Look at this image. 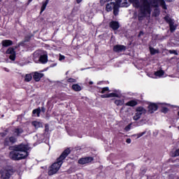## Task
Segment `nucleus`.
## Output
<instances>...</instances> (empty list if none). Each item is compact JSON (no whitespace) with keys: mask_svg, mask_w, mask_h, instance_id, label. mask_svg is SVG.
Returning <instances> with one entry per match:
<instances>
[{"mask_svg":"<svg viewBox=\"0 0 179 179\" xmlns=\"http://www.w3.org/2000/svg\"><path fill=\"white\" fill-rule=\"evenodd\" d=\"M94 160L93 157H85L78 159V164H87L89 163H92Z\"/></svg>","mask_w":179,"mask_h":179,"instance_id":"7","label":"nucleus"},{"mask_svg":"<svg viewBox=\"0 0 179 179\" xmlns=\"http://www.w3.org/2000/svg\"><path fill=\"white\" fill-rule=\"evenodd\" d=\"M6 54L9 55V59L11 61H15L16 59V51H15V48L10 47L6 51Z\"/></svg>","mask_w":179,"mask_h":179,"instance_id":"6","label":"nucleus"},{"mask_svg":"<svg viewBox=\"0 0 179 179\" xmlns=\"http://www.w3.org/2000/svg\"><path fill=\"white\" fill-rule=\"evenodd\" d=\"M173 156L174 157H177L178 156H179V148L174 152Z\"/></svg>","mask_w":179,"mask_h":179,"instance_id":"39","label":"nucleus"},{"mask_svg":"<svg viewBox=\"0 0 179 179\" xmlns=\"http://www.w3.org/2000/svg\"><path fill=\"white\" fill-rule=\"evenodd\" d=\"M31 125L34 127L35 129H38V128H41L43 127V123L37 121H33L31 122Z\"/></svg>","mask_w":179,"mask_h":179,"instance_id":"16","label":"nucleus"},{"mask_svg":"<svg viewBox=\"0 0 179 179\" xmlns=\"http://www.w3.org/2000/svg\"><path fill=\"white\" fill-rule=\"evenodd\" d=\"M50 125L48 124H45V132H48V131H50Z\"/></svg>","mask_w":179,"mask_h":179,"instance_id":"38","label":"nucleus"},{"mask_svg":"<svg viewBox=\"0 0 179 179\" xmlns=\"http://www.w3.org/2000/svg\"><path fill=\"white\" fill-rule=\"evenodd\" d=\"M141 33H143V31H140V34H141Z\"/></svg>","mask_w":179,"mask_h":179,"instance_id":"56","label":"nucleus"},{"mask_svg":"<svg viewBox=\"0 0 179 179\" xmlns=\"http://www.w3.org/2000/svg\"><path fill=\"white\" fill-rule=\"evenodd\" d=\"M141 117H142V113L136 112L133 117V120H134V121H138Z\"/></svg>","mask_w":179,"mask_h":179,"instance_id":"24","label":"nucleus"},{"mask_svg":"<svg viewBox=\"0 0 179 179\" xmlns=\"http://www.w3.org/2000/svg\"><path fill=\"white\" fill-rule=\"evenodd\" d=\"M65 59V57L62 55H59V61H62Z\"/></svg>","mask_w":179,"mask_h":179,"instance_id":"45","label":"nucleus"},{"mask_svg":"<svg viewBox=\"0 0 179 179\" xmlns=\"http://www.w3.org/2000/svg\"><path fill=\"white\" fill-rule=\"evenodd\" d=\"M13 136H11L10 137H6L3 141V146L5 148H8V146H10L11 145H15L16 142H17V138L19 136H22V134L24 132V130H23L22 128H15L13 130Z\"/></svg>","mask_w":179,"mask_h":179,"instance_id":"4","label":"nucleus"},{"mask_svg":"<svg viewBox=\"0 0 179 179\" xmlns=\"http://www.w3.org/2000/svg\"><path fill=\"white\" fill-rule=\"evenodd\" d=\"M32 1H33V0H28V3H30Z\"/></svg>","mask_w":179,"mask_h":179,"instance_id":"54","label":"nucleus"},{"mask_svg":"<svg viewBox=\"0 0 179 179\" xmlns=\"http://www.w3.org/2000/svg\"><path fill=\"white\" fill-rule=\"evenodd\" d=\"M32 79L31 74H26L24 77L25 82H30Z\"/></svg>","mask_w":179,"mask_h":179,"instance_id":"28","label":"nucleus"},{"mask_svg":"<svg viewBox=\"0 0 179 179\" xmlns=\"http://www.w3.org/2000/svg\"><path fill=\"white\" fill-rule=\"evenodd\" d=\"M145 134H146V131H143L142 133L137 134V136H138V138H141V136H143V135H145Z\"/></svg>","mask_w":179,"mask_h":179,"instance_id":"44","label":"nucleus"},{"mask_svg":"<svg viewBox=\"0 0 179 179\" xmlns=\"http://www.w3.org/2000/svg\"><path fill=\"white\" fill-rule=\"evenodd\" d=\"M119 12H120V6H118V4H115L113 8V15L115 16H118Z\"/></svg>","mask_w":179,"mask_h":179,"instance_id":"19","label":"nucleus"},{"mask_svg":"<svg viewBox=\"0 0 179 179\" xmlns=\"http://www.w3.org/2000/svg\"><path fill=\"white\" fill-rule=\"evenodd\" d=\"M159 3L163 9H167V6H166V1L164 0H159Z\"/></svg>","mask_w":179,"mask_h":179,"instance_id":"29","label":"nucleus"},{"mask_svg":"<svg viewBox=\"0 0 179 179\" xmlns=\"http://www.w3.org/2000/svg\"><path fill=\"white\" fill-rule=\"evenodd\" d=\"M41 111H42V113H45V108H44V106L41 107Z\"/></svg>","mask_w":179,"mask_h":179,"instance_id":"49","label":"nucleus"},{"mask_svg":"<svg viewBox=\"0 0 179 179\" xmlns=\"http://www.w3.org/2000/svg\"><path fill=\"white\" fill-rule=\"evenodd\" d=\"M106 2H110V0H100V3L103 6Z\"/></svg>","mask_w":179,"mask_h":179,"instance_id":"37","label":"nucleus"},{"mask_svg":"<svg viewBox=\"0 0 179 179\" xmlns=\"http://www.w3.org/2000/svg\"><path fill=\"white\" fill-rule=\"evenodd\" d=\"M164 19L165 22H166V23H168L169 24L173 23V22H174L171 18H170V17H169L167 15L165 16L164 17Z\"/></svg>","mask_w":179,"mask_h":179,"instance_id":"27","label":"nucleus"},{"mask_svg":"<svg viewBox=\"0 0 179 179\" xmlns=\"http://www.w3.org/2000/svg\"><path fill=\"white\" fill-rule=\"evenodd\" d=\"M45 8L46 7L45 6L42 5L41 8V12H44V10H45Z\"/></svg>","mask_w":179,"mask_h":179,"instance_id":"46","label":"nucleus"},{"mask_svg":"<svg viewBox=\"0 0 179 179\" xmlns=\"http://www.w3.org/2000/svg\"><path fill=\"white\" fill-rule=\"evenodd\" d=\"M67 82L69 83H76V79L70 78L67 79Z\"/></svg>","mask_w":179,"mask_h":179,"instance_id":"34","label":"nucleus"},{"mask_svg":"<svg viewBox=\"0 0 179 179\" xmlns=\"http://www.w3.org/2000/svg\"><path fill=\"white\" fill-rule=\"evenodd\" d=\"M125 106H127L128 107H135V106H138V101H136V100L129 101L128 102H127L125 103Z\"/></svg>","mask_w":179,"mask_h":179,"instance_id":"15","label":"nucleus"},{"mask_svg":"<svg viewBox=\"0 0 179 179\" xmlns=\"http://www.w3.org/2000/svg\"><path fill=\"white\" fill-rule=\"evenodd\" d=\"M77 3H80L82 2V0H76Z\"/></svg>","mask_w":179,"mask_h":179,"instance_id":"53","label":"nucleus"},{"mask_svg":"<svg viewBox=\"0 0 179 179\" xmlns=\"http://www.w3.org/2000/svg\"><path fill=\"white\" fill-rule=\"evenodd\" d=\"M168 52H169V54H174V55H178V52H177V50H168Z\"/></svg>","mask_w":179,"mask_h":179,"instance_id":"36","label":"nucleus"},{"mask_svg":"<svg viewBox=\"0 0 179 179\" xmlns=\"http://www.w3.org/2000/svg\"><path fill=\"white\" fill-rule=\"evenodd\" d=\"M124 130L128 132V131L131 130V124H129L127 126L125 127Z\"/></svg>","mask_w":179,"mask_h":179,"instance_id":"40","label":"nucleus"},{"mask_svg":"<svg viewBox=\"0 0 179 179\" xmlns=\"http://www.w3.org/2000/svg\"><path fill=\"white\" fill-rule=\"evenodd\" d=\"M54 66H57V63H53L50 66V68H54Z\"/></svg>","mask_w":179,"mask_h":179,"instance_id":"48","label":"nucleus"},{"mask_svg":"<svg viewBox=\"0 0 179 179\" xmlns=\"http://www.w3.org/2000/svg\"><path fill=\"white\" fill-rule=\"evenodd\" d=\"M16 171L12 166H6L0 170L1 179H10Z\"/></svg>","mask_w":179,"mask_h":179,"instance_id":"5","label":"nucleus"},{"mask_svg":"<svg viewBox=\"0 0 179 179\" xmlns=\"http://www.w3.org/2000/svg\"><path fill=\"white\" fill-rule=\"evenodd\" d=\"M43 76H44L43 73H38V72H35L33 78L34 80H35V82H40V80H41V78H43Z\"/></svg>","mask_w":179,"mask_h":179,"instance_id":"12","label":"nucleus"},{"mask_svg":"<svg viewBox=\"0 0 179 179\" xmlns=\"http://www.w3.org/2000/svg\"><path fill=\"white\" fill-rule=\"evenodd\" d=\"M130 3H132L134 8L138 9V19L139 22H142L144 17L150 16L152 13V7L150 6V2L149 0H129Z\"/></svg>","mask_w":179,"mask_h":179,"instance_id":"1","label":"nucleus"},{"mask_svg":"<svg viewBox=\"0 0 179 179\" xmlns=\"http://www.w3.org/2000/svg\"><path fill=\"white\" fill-rule=\"evenodd\" d=\"M136 113H141V114H146L147 110L142 106H138L136 108Z\"/></svg>","mask_w":179,"mask_h":179,"instance_id":"18","label":"nucleus"},{"mask_svg":"<svg viewBox=\"0 0 179 179\" xmlns=\"http://www.w3.org/2000/svg\"><path fill=\"white\" fill-rule=\"evenodd\" d=\"M109 27L115 31V30H118L120 29V22H118V21L113 20L109 22Z\"/></svg>","mask_w":179,"mask_h":179,"instance_id":"10","label":"nucleus"},{"mask_svg":"<svg viewBox=\"0 0 179 179\" xmlns=\"http://www.w3.org/2000/svg\"><path fill=\"white\" fill-rule=\"evenodd\" d=\"M154 75L155 76H158L159 78H161V76H163V75H164V71L159 70L157 71H155Z\"/></svg>","mask_w":179,"mask_h":179,"instance_id":"22","label":"nucleus"},{"mask_svg":"<svg viewBox=\"0 0 179 179\" xmlns=\"http://www.w3.org/2000/svg\"><path fill=\"white\" fill-rule=\"evenodd\" d=\"M127 50V46L124 45H115L113 46L114 52H122Z\"/></svg>","mask_w":179,"mask_h":179,"instance_id":"8","label":"nucleus"},{"mask_svg":"<svg viewBox=\"0 0 179 179\" xmlns=\"http://www.w3.org/2000/svg\"><path fill=\"white\" fill-rule=\"evenodd\" d=\"M121 2H122V0H116L115 5H117L118 6H120V5L121 4Z\"/></svg>","mask_w":179,"mask_h":179,"instance_id":"43","label":"nucleus"},{"mask_svg":"<svg viewBox=\"0 0 179 179\" xmlns=\"http://www.w3.org/2000/svg\"><path fill=\"white\" fill-rule=\"evenodd\" d=\"M71 89L74 90V92H80V90H82V87H80L79 84H73Z\"/></svg>","mask_w":179,"mask_h":179,"instance_id":"17","label":"nucleus"},{"mask_svg":"<svg viewBox=\"0 0 179 179\" xmlns=\"http://www.w3.org/2000/svg\"><path fill=\"white\" fill-rule=\"evenodd\" d=\"M108 98H110V97H119V95L117 93L112 92V93L108 94Z\"/></svg>","mask_w":179,"mask_h":179,"instance_id":"31","label":"nucleus"},{"mask_svg":"<svg viewBox=\"0 0 179 179\" xmlns=\"http://www.w3.org/2000/svg\"><path fill=\"white\" fill-rule=\"evenodd\" d=\"M101 99H108V94L101 95Z\"/></svg>","mask_w":179,"mask_h":179,"instance_id":"42","label":"nucleus"},{"mask_svg":"<svg viewBox=\"0 0 179 179\" xmlns=\"http://www.w3.org/2000/svg\"><path fill=\"white\" fill-rule=\"evenodd\" d=\"M39 62H41V64H47V62H48V55H41L39 57Z\"/></svg>","mask_w":179,"mask_h":179,"instance_id":"13","label":"nucleus"},{"mask_svg":"<svg viewBox=\"0 0 179 179\" xmlns=\"http://www.w3.org/2000/svg\"><path fill=\"white\" fill-rule=\"evenodd\" d=\"M109 1H113V0H109Z\"/></svg>","mask_w":179,"mask_h":179,"instance_id":"58","label":"nucleus"},{"mask_svg":"<svg viewBox=\"0 0 179 179\" xmlns=\"http://www.w3.org/2000/svg\"><path fill=\"white\" fill-rule=\"evenodd\" d=\"M114 103H115V104L116 105V106H123L124 105V99H116V100H115V101H114Z\"/></svg>","mask_w":179,"mask_h":179,"instance_id":"26","label":"nucleus"},{"mask_svg":"<svg viewBox=\"0 0 179 179\" xmlns=\"http://www.w3.org/2000/svg\"><path fill=\"white\" fill-rule=\"evenodd\" d=\"M66 75H68V71L66 73Z\"/></svg>","mask_w":179,"mask_h":179,"instance_id":"57","label":"nucleus"},{"mask_svg":"<svg viewBox=\"0 0 179 179\" xmlns=\"http://www.w3.org/2000/svg\"><path fill=\"white\" fill-rule=\"evenodd\" d=\"M48 2H50V0H45V2H43V6L47 8V5H48Z\"/></svg>","mask_w":179,"mask_h":179,"instance_id":"41","label":"nucleus"},{"mask_svg":"<svg viewBox=\"0 0 179 179\" xmlns=\"http://www.w3.org/2000/svg\"><path fill=\"white\" fill-rule=\"evenodd\" d=\"M29 145L23 143L15 145L9 148V150H12L9 156L12 160H23L29 156Z\"/></svg>","mask_w":179,"mask_h":179,"instance_id":"2","label":"nucleus"},{"mask_svg":"<svg viewBox=\"0 0 179 179\" xmlns=\"http://www.w3.org/2000/svg\"><path fill=\"white\" fill-rule=\"evenodd\" d=\"M166 2H174L176 0H165Z\"/></svg>","mask_w":179,"mask_h":179,"instance_id":"52","label":"nucleus"},{"mask_svg":"<svg viewBox=\"0 0 179 179\" xmlns=\"http://www.w3.org/2000/svg\"><path fill=\"white\" fill-rule=\"evenodd\" d=\"M161 113H164V114H166V113H169V108L163 107L161 110Z\"/></svg>","mask_w":179,"mask_h":179,"instance_id":"35","label":"nucleus"},{"mask_svg":"<svg viewBox=\"0 0 179 179\" xmlns=\"http://www.w3.org/2000/svg\"><path fill=\"white\" fill-rule=\"evenodd\" d=\"M169 29L171 33H174V31H176V30L177 29V25H174V22L169 24Z\"/></svg>","mask_w":179,"mask_h":179,"instance_id":"20","label":"nucleus"},{"mask_svg":"<svg viewBox=\"0 0 179 179\" xmlns=\"http://www.w3.org/2000/svg\"><path fill=\"white\" fill-rule=\"evenodd\" d=\"M109 90H110V88L108 87H105L103 88H101V91L100 92V93H101L102 94H104L106 92H108Z\"/></svg>","mask_w":179,"mask_h":179,"instance_id":"30","label":"nucleus"},{"mask_svg":"<svg viewBox=\"0 0 179 179\" xmlns=\"http://www.w3.org/2000/svg\"><path fill=\"white\" fill-rule=\"evenodd\" d=\"M150 52L151 55H155V54H159V50H156L154 48L150 47Z\"/></svg>","mask_w":179,"mask_h":179,"instance_id":"25","label":"nucleus"},{"mask_svg":"<svg viewBox=\"0 0 179 179\" xmlns=\"http://www.w3.org/2000/svg\"><path fill=\"white\" fill-rule=\"evenodd\" d=\"M89 83L90 85H93V81H90Z\"/></svg>","mask_w":179,"mask_h":179,"instance_id":"55","label":"nucleus"},{"mask_svg":"<svg viewBox=\"0 0 179 179\" xmlns=\"http://www.w3.org/2000/svg\"><path fill=\"white\" fill-rule=\"evenodd\" d=\"M152 16H154V17H158V16H160V10L155 8L152 13Z\"/></svg>","mask_w":179,"mask_h":179,"instance_id":"23","label":"nucleus"},{"mask_svg":"<svg viewBox=\"0 0 179 179\" xmlns=\"http://www.w3.org/2000/svg\"><path fill=\"white\" fill-rule=\"evenodd\" d=\"M134 17L135 19H136V17H138V13L135 12V13H134Z\"/></svg>","mask_w":179,"mask_h":179,"instance_id":"50","label":"nucleus"},{"mask_svg":"<svg viewBox=\"0 0 179 179\" xmlns=\"http://www.w3.org/2000/svg\"><path fill=\"white\" fill-rule=\"evenodd\" d=\"M115 6V2H110L109 3H107L106 6V12H111V10H113Z\"/></svg>","mask_w":179,"mask_h":179,"instance_id":"14","label":"nucleus"},{"mask_svg":"<svg viewBox=\"0 0 179 179\" xmlns=\"http://www.w3.org/2000/svg\"><path fill=\"white\" fill-rule=\"evenodd\" d=\"M69 155H71V149L67 148L64 150L60 156L56 159V162L49 166L48 171V176H54V174H57V173L59 171L61 166L64 164V160H65V158L68 157Z\"/></svg>","mask_w":179,"mask_h":179,"instance_id":"3","label":"nucleus"},{"mask_svg":"<svg viewBox=\"0 0 179 179\" xmlns=\"http://www.w3.org/2000/svg\"><path fill=\"white\" fill-rule=\"evenodd\" d=\"M122 6L124 8H128V6H129V3H128L127 0H124L123 3H122Z\"/></svg>","mask_w":179,"mask_h":179,"instance_id":"33","label":"nucleus"},{"mask_svg":"<svg viewBox=\"0 0 179 179\" xmlns=\"http://www.w3.org/2000/svg\"><path fill=\"white\" fill-rule=\"evenodd\" d=\"M2 47H10V45H13V41L9 39H5L1 41Z\"/></svg>","mask_w":179,"mask_h":179,"instance_id":"11","label":"nucleus"},{"mask_svg":"<svg viewBox=\"0 0 179 179\" xmlns=\"http://www.w3.org/2000/svg\"><path fill=\"white\" fill-rule=\"evenodd\" d=\"M126 142H127V143H131V138H127L126 140Z\"/></svg>","mask_w":179,"mask_h":179,"instance_id":"51","label":"nucleus"},{"mask_svg":"<svg viewBox=\"0 0 179 179\" xmlns=\"http://www.w3.org/2000/svg\"><path fill=\"white\" fill-rule=\"evenodd\" d=\"M30 40H31V36L30 35H27L25 37H24V43H29V41H30Z\"/></svg>","mask_w":179,"mask_h":179,"instance_id":"32","label":"nucleus"},{"mask_svg":"<svg viewBox=\"0 0 179 179\" xmlns=\"http://www.w3.org/2000/svg\"><path fill=\"white\" fill-rule=\"evenodd\" d=\"M148 113H150V114H153L155 111H157L159 106H157L155 103H150L148 106Z\"/></svg>","mask_w":179,"mask_h":179,"instance_id":"9","label":"nucleus"},{"mask_svg":"<svg viewBox=\"0 0 179 179\" xmlns=\"http://www.w3.org/2000/svg\"><path fill=\"white\" fill-rule=\"evenodd\" d=\"M1 136L2 138H5V136H6V133H5V132L1 133Z\"/></svg>","mask_w":179,"mask_h":179,"instance_id":"47","label":"nucleus"},{"mask_svg":"<svg viewBox=\"0 0 179 179\" xmlns=\"http://www.w3.org/2000/svg\"><path fill=\"white\" fill-rule=\"evenodd\" d=\"M41 113V108H40V107L33 110V111H32L33 115H36V114L37 117H40Z\"/></svg>","mask_w":179,"mask_h":179,"instance_id":"21","label":"nucleus"}]
</instances>
